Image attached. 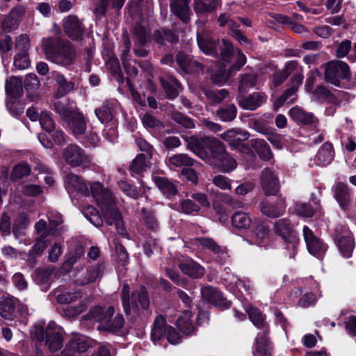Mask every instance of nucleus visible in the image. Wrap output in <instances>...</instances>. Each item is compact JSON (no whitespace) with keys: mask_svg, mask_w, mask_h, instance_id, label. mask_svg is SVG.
I'll return each instance as SVG.
<instances>
[{"mask_svg":"<svg viewBox=\"0 0 356 356\" xmlns=\"http://www.w3.org/2000/svg\"><path fill=\"white\" fill-rule=\"evenodd\" d=\"M197 40L200 49L204 53L214 57L220 56L224 63H229L235 56L232 44L225 39L213 40L207 33H197ZM232 73L230 71L227 72L224 66L211 75V81L218 86L223 85L232 76Z\"/></svg>","mask_w":356,"mask_h":356,"instance_id":"obj_1","label":"nucleus"},{"mask_svg":"<svg viewBox=\"0 0 356 356\" xmlns=\"http://www.w3.org/2000/svg\"><path fill=\"white\" fill-rule=\"evenodd\" d=\"M92 195L97 204L102 210L106 224L115 225L117 232L122 236L126 235L127 231L124 225L122 217L116 207L115 199L113 193L104 188L100 182L92 183L90 186Z\"/></svg>","mask_w":356,"mask_h":356,"instance_id":"obj_2","label":"nucleus"},{"mask_svg":"<svg viewBox=\"0 0 356 356\" xmlns=\"http://www.w3.org/2000/svg\"><path fill=\"white\" fill-rule=\"evenodd\" d=\"M121 300L125 314L131 318L145 320L152 314L148 293L143 286L131 293L129 284H124L121 291Z\"/></svg>","mask_w":356,"mask_h":356,"instance_id":"obj_3","label":"nucleus"},{"mask_svg":"<svg viewBox=\"0 0 356 356\" xmlns=\"http://www.w3.org/2000/svg\"><path fill=\"white\" fill-rule=\"evenodd\" d=\"M42 49L47 59L52 63L62 66H69L74 62L75 49L67 41L49 38L44 40Z\"/></svg>","mask_w":356,"mask_h":356,"instance_id":"obj_4","label":"nucleus"},{"mask_svg":"<svg viewBox=\"0 0 356 356\" xmlns=\"http://www.w3.org/2000/svg\"><path fill=\"white\" fill-rule=\"evenodd\" d=\"M86 319L99 323L97 327L99 330L115 332L122 328L124 324L123 316L116 313L113 306L103 308L99 306L92 307L84 316Z\"/></svg>","mask_w":356,"mask_h":356,"instance_id":"obj_5","label":"nucleus"},{"mask_svg":"<svg viewBox=\"0 0 356 356\" xmlns=\"http://www.w3.org/2000/svg\"><path fill=\"white\" fill-rule=\"evenodd\" d=\"M54 110L76 138H79L86 133L88 120L83 113L72 109L66 104L60 101L54 103Z\"/></svg>","mask_w":356,"mask_h":356,"instance_id":"obj_6","label":"nucleus"},{"mask_svg":"<svg viewBox=\"0 0 356 356\" xmlns=\"http://www.w3.org/2000/svg\"><path fill=\"white\" fill-rule=\"evenodd\" d=\"M34 337L39 343L44 341V345L51 352L60 350L63 345V336L61 329L51 322L45 329L41 327L35 328Z\"/></svg>","mask_w":356,"mask_h":356,"instance_id":"obj_7","label":"nucleus"},{"mask_svg":"<svg viewBox=\"0 0 356 356\" xmlns=\"http://www.w3.org/2000/svg\"><path fill=\"white\" fill-rule=\"evenodd\" d=\"M150 29L143 22H137L132 31L131 38L134 44V53L138 57L145 58L149 55L146 45L149 41Z\"/></svg>","mask_w":356,"mask_h":356,"instance_id":"obj_8","label":"nucleus"},{"mask_svg":"<svg viewBox=\"0 0 356 356\" xmlns=\"http://www.w3.org/2000/svg\"><path fill=\"white\" fill-rule=\"evenodd\" d=\"M164 335H166L168 341L172 344L179 343L181 338L179 333L174 327L167 325L165 318L163 316H157L153 323L151 332V337L154 341L160 340Z\"/></svg>","mask_w":356,"mask_h":356,"instance_id":"obj_9","label":"nucleus"},{"mask_svg":"<svg viewBox=\"0 0 356 356\" xmlns=\"http://www.w3.org/2000/svg\"><path fill=\"white\" fill-rule=\"evenodd\" d=\"M349 77V67L346 63L333 60L327 63L325 71V79L326 81L335 86H339L341 79H348Z\"/></svg>","mask_w":356,"mask_h":356,"instance_id":"obj_10","label":"nucleus"},{"mask_svg":"<svg viewBox=\"0 0 356 356\" xmlns=\"http://www.w3.org/2000/svg\"><path fill=\"white\" fill-rule=\"evenodd\" d=\"M275 232L280 236L286 243L291 245L293 253L291 257L296 254V249L299 243L297 234L290 221L286 218L276 220L273 225Z\"/></svg>","mask_w":356,"mask_h":356,"instance_id":"obj_11","label":"nucleus"},{"mask_svg":"<svg viewBox=\"0 0 356 356\" xmlns=\"http://www.w3.org/2000/svg\"><path fill=\"white\" fill-rule=\"evenodd\" d=\"M63 158L72 167L87 166L90 163V156L76 144L68 145L63 151Z\"/></svg>","mask_w":356,"mask_h":356,"instance_id":"obj_12","label":"nucleus"},{"mask_svg":"<svg viewBox=\"0 0 356 356\" xmlns=\"http://www.w3.org/2000/svg\"><path fill=\"white\" fill-rule=\"evenodd\" d=\"M191 199L183 200L180 202L181 211L186 214L197 213L201 207H209L207 195L202 193H193Z\"/></svg>","mask_w":356,"mask_h":356,"instance_id":"obj_13","label":"nucleus"},{"mask_svg":"<svg viewBox=\"0 0 356 356\" xmlns=\"http://www.w3.org/2000/svg\"><path fill=\"white\" fill-rule=\"evenodd\" d=\"M25 12L24 7L17 6L12 8L7 15H1L0 26L1 29L5 32L16 29Z\"/></svg>","mask_w":356,"mask_h":356,"instance_id":"obj_14","label":"nucleus"},{"mask_svg":"<svg viewBox=\"0 0 356 356\" xmlns=\"http://www.w3.org/2000/svg\"><path fill=\"white\" fill-rule=\"evenodd\" d=\"M303 236L309 252L318 259L322 258L326 251L323 242L307 226L303 227Z\"/></svg>","mask_w":356,"mask_h":356,"instance_id":"obj_15","label":"nucleus"},{"mask_svg":"<svg viewBox=\"0 0 356 356\" xmlns=\"http://www.w3.org/2000/svg\"><path fill=\"white\" fill-rule=\"evenodd\" d=\"M63 29L65 34L73 40L82 38L84 26L81 19L75 15H69L63 19Z\"/></svg>","mask_w":356,"mask_h":356,"instance_id":"obj_16","label":"nucleus"},{"mask_svg":"<svg viewBox=\"0 0 356 356\" xmlns=\"http://www.w3.org/2000/svg\"><path fill=\"white\" fill-rule=\"evenodd\" d=\"M201 294L204 300L217 307L224 309L230 307V302L227 301L216 288L211 286H204L201 289Z\"/></svg>","mask_w":356,"mask_h":356,"instance_id":"obj_17","label":"nucleus"},{"mask_svg":"<svg viewBox=\"0 0 356 356\" xmlns=\"http://www.w3.org/2000/svg\"><path fill=\"white\" fill-rule=\"evenodd\" d=\"M261 185L266 195H275L280 191L277 176L268 168L262 171Z\"/></svg>","mask_w":356,"mask_h":356,"instance_id":"obj_18","label":"nucleus"},{"mask_svg":"<svg viewBox=\"0 0 356 356\" xmlns=\"http://www.w3.org/2000/svg\"><path fill=\"white\" fill-rule=\"evenodd\" d=\"M103 271L99 264H95L82 269L76 275V283L80 286H84L95 282L102 276Z\"/></svg>","mask_w":356,"mask_h":356,"instance_id":"obj_19","label":"nucleus"},{"mask_svg":"<svg viewBox=\"0 0 356 356\" xmlns=\"http://www.w3.org/2000/svg\"><path fill=\"white\" fill-rule=\"evenodd\" d=\"M259 207L264 215L272 218L282 216L286 210V204L283 199H279L275 203L263 200L259 203Z\"/></svg>","mask_w":356,"mask_h":356,"instance_id":"obj_20","label":"nucleus"},{"mask_svg":"<svg viewBox=\"0 0 356 356\" xmlns=\"http://www.w3.org/2000/svg\"><path fill=\"white\" fill-rule=\"evenodd\" d=\"M52 295L59 304H70L82 298L79 290H68L63 286H60L52 291Z\"/></svg>","mask_w":356,"mask_h":356,"instance_id":"obj_21","label":"nucleus"},{"mask_svg":"<svg viewBox=\"0 0 356 356\" xmlns=\"http://www.w3.org/2000/svg\"><path fill=\"white\" fill-rule=\"evenodd\" d=\"M269 225L261 220H256L252 230V243L261 245L268 239L270 236Z\"/></svg>","mask_w":356,"mask_h":356,"instance_id":"obj_22","label":"nucleus"},{"mask_svg":"<svg viewBox=\"0 0 356 356\" xmlns=\"http://www.w3.org/2000/svg\"><path fill=\"white\" fill-rule=\"evenodd\" d=\"M152 155L140 154L131 162L129 170L131 175L135 177L136 175H141L142 173L146 171L150 167V159Z\"/></svg>","mask_w":356,"mask_h":356,"instance_id":"obj_23","label":"nucleus"},{"mask_svg":"<svg viewBox=\"0 0 356 356\" xmlns=\"http://www.w3.org/2000/svg\"><path fill=\"white\" fill-rule=\"evenodd\" d=\"M181 272L193 279L202 277L204 274V268L191 259L184 260L178 265Z\"/></svg>","mask_w":356,"mask_h":356,"instance_id":"obj_24","label":"nucleus"},{"mask_svg":"<svg viewBox=\"0 0 356 356\" xmlns=\"http://www.w3.org/2000/svg\"><path fill=\"white\" fill-rule=\"evenodd\" d=\"M95 113L102 123L109 124L116 121L114 118L115 115L114 104L109 101L104 102L99 107L95 110Z\"/></svg>","mask_w":356,"mask_h":356,"instance_id":"obj_25","label":"nucleus"},{"mask_svg":"<svg viewBox=\"0 0 356 356\" xmlns=\"http://www.w3.org/2000/svg\"><path fill=\"white\" fill-rule=\"evenodd\" d=\"M170 9L183 22H189L191 15L189 1L172 0L170 3Z\"/></svg>","mask_w":356,"mask_h":356,"instance_id":"obj_26","label":"nucleus"},{"mask_svg":"<svg viewBox=\"0 0 356 356\" xmlns=\"http://www.w3.org/2000/svg\"><path fill=\"white\" fill-rule=\"evenodd\" d=\"M266 97L264 93L254 92L245 98L238 99V104L244 109L254 111L262 105Z\"/></svg>","mask_w":356,"mask_h":356,"instance_id":"obj_27","label":"nucleus"},{"mask_svg":"<svg viewBox=\"0 0 356 356\" xmlns=\"http://www.w3.org/2000/svg\"><path fill=\"white\" fill-rule=\"evenodd\" d=\"M290 117L297 123L302 124H315L317 119L311 113H307L298 106H294L289 110Z\"/></svg>","mask_w":356,"mask_h":356,"instance_id":"obj_28","label":"nucleus"},{"mask_svg":"<svg viewBox=\"0 0 356 356\" xmlns=\"http://www.w3.org/2000/svg\"><path fill=\"white\" fill-rule=\"evenodd\" d=\"M176 60L182 70L187 73L203 72V66L200 62L190 58L182 53H179L177 55Z\"/></svg>","mask_w":356,"mask_h":356,"instance_id":"obj_29","label":"nucleus"},{"mask_svg":"<svg viewBox=\"0 0 356 356\" xmlns=\"http://www.w3.org/2000/svg\"><path fill=\"white\" fill-rule=\"evenodd\" d=\"M65 182L68 189L75 190L86 195L89 193L88 184L79 175L68 173L65 177Z\"/></svg>","mask_w":356,"mask_h":356,"instance_id":"obj_30","label":"nucleus"},{"mask_svg":"<svg viewBox=\"0 0 356 356\" xmlns=\"http://www.w3.org/2000/svg\"><path fill=\"white\" fill-rule=\"evenodd\" d=\"M268 334L261 333L255 340L254 356H271L273 348L268 338Z\"/></svg>","mask_w":356,"mask_h":356,"instance_id":"obj_31","label":"nucleus"},{"mask_svg":"<svg viewBox=\"0 0 356 356\" xmlns=\"http://www.w3.org/2000/svg\"><path fill=\"white\" fill-rule=\"evenodd\" d=\"M152 179L159 190L170 197L177 193V185L175 183L166 177L153 175Z\"/></svg>","mask_w":356,"mask_h":356,"instance_id":"obj_32","label":"nucleus"},{"mask_svg":"<svg viewBox=\"0 0 356 356\" xmlns=\"http://www.w3.org/2000/svg\"><path fill=\"white\" fill-rule=\"evenodd\" d=\"M17 300L14 297H3L0 300V316L6 320H12L15 316Z\"/></svg>","mask_w":356,"mask_h":356,"instance_id":"obj_33","label":"nucleus"},{"mask_svg":"<svg viewBox=\"0 0 356 356\" xmlns=\"http://www.w3.org/2000/svg\"><path fill=\"white\" fill-rule=\"evenodd\" d=\"M334 157V152L332 145L330 143H325L318 150L315 161L317 165H327L330 164Z\"/></svg>","mask_w":356,"mask_h":356,"instance_id":"obj_34","label":"nucleus"},{"mask_svg":"<svg viewBox=\"0 0 356 356\" xmlns=\"http://www.w3.org/2000/svg\"><path fill=\"white\" fill-rule=\"evenodd\" d=\"M246 312L248 314L249 319L259 329L262 330V333L268 334L269 328L265 322V318L263 314L256 307L249 306L247 307Z\"/></svg>","mask_w":356,"mask_h":356,"instance_id":"obj_35","label":"nucleus"},{"mask_svg":"<svg viewBox=\"0 0 356 356\" xmlns=\"http://www.w3.org/2000/svg\"><path fill=\"white\" fill-rule=\"evenodd\" d=\"M249 143L262 160L268 161L273 158V155L270 146L264 140L259 138L252 139Z\"/></svg>","mask_w":356,"mask_h":356,"instance_id":"obj_36","label":"nucleus"},{"mask_svg":"<svg viewBox=\"0 0 356 356\" xmlns=\"http://www.w3.org/2000/svg\"><path fill=\"white\" fill-rule=\"evenodd\" d=\"M195 163V161L186 154H177L168 158V164L171 168L191 167Z\"/></svg>","mask_w":356,"mask_h":356,"instance_id":"obj_37","label":"nucleus"},{"mask_svg":"<svg viewBox=\"0 0 356 356\" xmlns=\"http://www.w3.org/2000/svg\"><path fill=\"white\" fill-rule=\"evenodd\" d=\"M206 146L210 149L212 156L219 161L225 156V149L224 145L214 138H206Z\"/></svg>","mask_w":356,"mask_h":356,"instance_id":"obj_38","label":"nucleus"},{"mask_svg":"<svg viewBox=\"0 0 356 356\" xmlns=\"http://www.w3.org/2000/svg\"><path fill=\"white\" fill-rule=\"evenodd\" d=\"M153 38L155 42L164 45L166 42L176 43L178 37L172 31L168 29L156 30L154 32Z\"/></svg>","mask_w":356,"mask_h":356,"instance_id":"obj_39","label":"nucleus"},{"mask_svg":"<svg viewBox=\"0 0 356 356\" xmlns=\"http://www.w3.org/2000/svg\"><path fill=\"white\" fill-rule=\"evenodd\" d=\"M124 1L125 0H100L95 9V13L97 15H105L108 8L115 9L118 11L122 8Z\"/></svg>","mask_w":356,"mask_h":356,"instance_id":"obj_40","label":"nucleus"},{"mask_svg":"<svg viewBox=\"0 0 356 356\" xmlns=\"http://www.w3.org/2000/svg\"><path fill=\"white\" fill-rule=\"evenodd\" d=\"M191 316V312L186 310L184 312V316L179 317L177 321L178 329L186 335H190L195 332V328L190 319Z\"/></svg>","mask_w":356,"mask_h":356,"instance_id":"obj_41","label":"nucleus"},{"mask_svg":"<svg viewBox=\"0 0 356 356\" xmlns=\"http://www.w3.org/2000/svg\"><path fill=\"white\" fill-rule=\"evenodd\" d=\"M218 5V0H194L193 9L197 14H205L214 11Z\"/></svg>","mask_w":356,"mask_h":356,"instance_id":"obj_42","label":"nucleus"},{"mask_svg":"<svg viewBox=\"0 0 356 356\" xmlns=\"http://www.w3.org/2000/svg\"><path fill=\"white\" fill-rule=\"evenodd\" d=\"M232 222L236 228L247 229L252 224V219L245 212L236 211L232 217Z\"/></svg>","mask_w":356,"mask_h":356,"instance_id":"obj_43","label":"nucleus"},{"mask_svg":"<svg viewBox=\"0 0 356 356\" xmlns=\"http://www.w3.org/2000/svg\"><path fill=\"white\" fill-rule=\"evenodd\" d=\"M161 83L169 99H173L178 96L179 83L176 79L169 77L166 79H161Z\"/></svg>","mask_w":356,"mask_h":356,"instance_id":"obj_44","label":"nucleus"},{"mask_svg":"<svg viewBox=\"0 0 356 356\" xmlns=\"http://www.w3.org/2000/svg\"><path fill=\"white\" fill-rule=\"evenodd\" d=\"M337 245L343 257L346 258L351 257L354 248V242L351 236H340L337 241Z\"/></svg>","mask_w":356,"mask_h":356,"instance_id":"obj_45","label":"nucleus"},{"mask_svg":"<svg viewBox=\"0 0 356 356\" xmlns=\"http://www.w3.org/2000/svg\"><path fill=\"white\" fill-rule=\"evenodd\" d=\"M237 114V108L233 104L219 108L216 112V116L223 122L234 120Z\"/></svg>","mask_w":356,"mask_h":356,"instance_id":"obj_46","label":"nucleus"},{"mask_svg":"<svg viewBox=\"0 0 356 356\" xmlns=\"http://www.w3.org/2000/svg\"><path fill=\"white\" fill-rule=\"evenodd\" d=\"M334 197L341 207L346 206L349 202L350 196L347 186L343 183H338L334 188Z\"/></svg>","mask_w":356,"mask_h":356,"instance_id":"obj_47","label":"nucleus"},{"mask_svg":"<svg viewBox=\"0 0 356 356\" xmlns=\"http://www.w3.org/2000/svg\"><path fill=\"white\" fill-rule=\"evenodd\" d=\"M187 141L188 148L200 158L204 159L205 153L203 151V147L206 146V138L204 139H200L196 136H192Z\"/></svg>","mask_w":356,"mask_h":356,"instance_id":"obj_48","label":"nucleus"},{"mask_svg":"<svg viewBox=\"0 0 356 356\" xmlns=\"http://www.w3.org/2000/svg\"><path fill=\"white\" fill-rule=\"evenodd\" d=\"M83 213L85 217L95 227H100L103 225V220L98 211L92 206L88 205L83 209Z\"/></svg>","mask_w":356,"mask_h":356,"instance_id":"obj_49","label":"nucleus"},{"mask_svg":"<svg viewBox=\"0 0 356 356\" xmlns=\"http://www.w3.org/2000/svg\"><path fill=\"white\" fill-rule=\"evenodd\" d=\"M204 95L207 99L213 104H220L229 95L228 90L225 89H220L217 90H204Z\"/></svg>","mask_w":356,"mask_h":356,"instance_id":"obj_50","label":"nucleus"},{"mask_svg":"<svg viewBox=\"0 0 356 356\" xmlns=\"http://www.w3.org/2000/svg\"><path fill=\"white\" fill-rule=\"evenodd\" d=\"M257 81V76L254 74H245L241 75L238 86V92L240 93L245 92L248 89L255 86Z\"/></svg>","mask_w":356,"mask_h":356,"instance_id":"obj_51","label":"nucleus"},{"mask_svg":"<svg viewBox=\"0 0 356 356\" xmlns=\"http://www.w3.org/2000/svg\"><path fill=\"white\" fill-rule=\"evenodd\" d=\"M141 213L143 220L147 227L152 230H156L159 227V224L154 216V212L152 210L143 208Z\"/></svg>","mask_w":356,"mask_h":356,"instance_id":"obj_52","label":"nucleus"},{"mask_svg":"<svg viewBox=\"0 0 356 356\" xmlns=\"http://www.w3.org/2000/svg\"><path fill=\"white\" fill-rule=\"evenodd\" d=\"M6 90L12 97H18L22 90L21 80L16 77L11 78L10 80L6 83Z\"/></svg>","mask_w":356,"mask_h":356,"instance_id":"obj_53","label":"nucleus"},{"mask_svg":"<svg viewBox=\"0 0 356 356\" xmlns=\"http://www.w3.org/2000/svg\"><path fill=\"white\" fill-rule=\"evenodd\" d=\"M197 241L203 248L210 250L214 254H218L222 252L221 247L211 238L200 237L197 238Z\"/></svg>","mask_w":356,"mask_h":356,"instance_id":"obj_54","label":"nucleus"},{"mask_svg":"<svg viewBox=\"0 0 356 356\" xmlns=\"http://www.w3.org/2000/svg\"><path fill=\"white\" fill-rule=\"evenodd\" d=\"M27 223L28 220L24 216H19L15 220L12 227V232L17 238L25 234L24 229L27 226Z\"/></svg>","mask_w":356,"mask_h":356,"instance_id":"obj_55","label":"nucleus"},{"mask_svg":"<svg viewBox=\"0 0 356 356\" xmlns=\"http://www.w3.org/2000/svg\"><path fill=\"white\" fill-rule=\"evenodd\" d=\"M47 246L46 241L43 239H38L31 248L29 252L28 260L29 262L35 263L37 255H40Z\"/></svg>","mask_w":356,"mask_h":356,"instance_id":"obj_56","label":"nucleus"},{"mask_svg":"<svg viewBox=\"0 0 356 356\" xmlns=\"http://www.w3.org/2000/svg\"><path fill=\"white\" fill-rule=\"evenodd\" d=\"M30 172L31 168L27 163H19L13 168L10 175V179L13 181H17L25 176H28Z\"/></svg>","mask_w":356,"mask_h":356,"instance_id":"obj_57","label":"nucleus"},{"mask_svg":"<svg viewBox=\"0 0 356 356\" xmlns=\"http://www.w3.org/2000/svg\"><path fill=\"white\" fill-rule=\"evenodd\" d=\"M171 116L176 123L184 128L192 129L195 127L193 120L180 112L174 111L172 113Z\"/></svg>","mask_w":356,"mask_h":356,"instance_id":"obj_58","label":"nucleus"},{"mask_svg":"<svg viewBox=\"0 0 356 356\" xmlns=\"http://www.w3.org/2000/svg\"><path fill=\"white\" fill-rule=\"evenodd\" d=\"M39 121L42 128L46 131L51 133L54 131L55 123L48 112L42 111L40 113Z\"/></svg>","mask_w":356,"mask_h":356,"instance_id":"obj_59","label":"nucleus"},{"mask_svg":"<svg viewBox=\"0 0 356 356\" xmlns=\"http://www.w3.org/2000/svg\"><path fill=\"white\" fill-rule=\"evenodd\" d=\"M229 30V34L236 39L239 42H248V38L241 33L238 29L239 24L235 22L232 19L227 26Z\"/></svg>","mask_w":356,"mask_h":356,"instance_id":"obj_60","label":"nucleus"},{"mask_svg":"<svg viewBox=\"0 0 356 356\" xmlns=\"http://www.w3.org/2000/svg\"><path fill=\"white\" fill-rule=\"evenodd\" d=\"M14 65L18 70H24L30 65L27 52H17L14 58Z\"/></svg>","mask_w":356,"mask_h":356,"instance_id":"obj_61","label":"nucleus"},{"mask_svg":"<svg viewBox=\"0 0 356 356\" xmlns=\"http://www.w3.org/2000/svg\"><path fill=\"white\" fill-rule=\"evenodd\" d=\"M218 161L220 168L225 172H229L237 166L236 160L227 154H225L223 159H220Z\"/></svg>","mask_w":356,"mask_h":356,"instance_id":"obj_62","label":"nucleus"},{"mask_svg":"<svg viewBox=\"0 0 356 356\" xmlns=\"http://www.w3.org/2000/svg\"><path fill=\"white\" fill-rule=\"evenodd\" d=\"M117 120L110 122L103 131L104 137L109 142L113 143L118 138Z\"/></svg>","mask_w":356,"mask_h":356,"instance_id":"obj_63","label":"nucleus"},{"mask_svg":"<svg viewBox=\"0 0 356 356\" xmlns=\"http://www.w3.org/2000/svg\"><path fill=\"white\" fill-rule=\"evenodd\" d=\"M11 233L10 218L4 212L0 218V234L2 236H9Z\"/></svg>","mask_w":356,"mask_h":356,"instance_id":"obj_64","label":"nucleus"}]
</instances>
